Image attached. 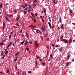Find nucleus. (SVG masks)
Wrapping results in <instances>:
<instances>
[{"label": "nucleus", "instance_id": "nucleus-1", "mask_svg": "<svg viewBox=\"0 0 75 75\" xmlns=\"http://www.w3.org/2000/svg\"><path fill=\"white\" fill-rule=\"evenodd\" d=\"M4 53H5L6 56H7V54H8V51H7V49H4V50L1 53V54L2 55Z\"/></svg>", "mask_w": 75, "mask_h": 75}, {"label": "nucleus", "instance_id": "nucleus-2", "mask_svg": "<svg viewBox=\"0 0 75 75\" xmlns=\"http://www.w3.org/2000/svg\"><path fill=\"white\" fill-rule=\"evenodd\" d=\"M34 44L35 45V48H38L39 46V45H40L38 43V42H37V41H35V42Z\"/></svg>", "mask_w": 75, "mask_h": 75}, {"label": "nucleus", "instance_id": "nucleus-3", "mask_svg": "<svg viewBox=\"0 0 75 75\" xmlns=\"http://www.w3.org/2000/svg\"><path fill=\"white\" fill-rule=\"evenodd\" d=\"M45 25H43V26H42V31H45Z\"/></svg>", "mask_w": 75, "mask_h": 75}, {"label": "nucleus", "instance_id": "nucleus-4", "mask_svg": "<svg viewBox=\"0 0 75 75\" xmlns=\"http://www.w3.org/2000/svg\"><path fill=\"white\" fill-rule=\"evenodd\" d=\"M64 41V42H65V44L68 43V41H67V39H62V40H61V41Z\"/></svg>", "mask_w": 75, "mask_h": 75}, {"label": "nucleus", "instance_id": "nucleus-5", "mask_svg": "<svg viewBox=\"0 0 75 75\" xmlns=\"http://www.w3.org/2000/svg\"><path fill=\"white\" fill-rule=\"evenodd\" d=\"M12 44V42H10V43L6 47V48L7 49V48H8L10 46H11V45Z\"/></svg>", "mask_w": 75, "mask_h": 75}, {"label": "nucleus", "instance_id": "nucleus-6", "mask_svg": "<svg viewBox=\"0 0 75 75\" xmlns=\"http://www.w3.org/2000/svg\"><path fill=\"white\" fill-rule=\"evenodd\" d=\"M3 26L2 27V30H4V28L5 27V23H4V22H3Z\"/></svg>", "mask_w": 75, "mask_h": 75}, {"label": "nucleus", "instance_id": "nucleus-7", "mask_svg": "<svg viewBox=\"0 0 75 75\" xmlns=\"http://www.w3.org/2000/svg\"><path fill=\"white\" fill-rule=\"evenodd\" d=\"M4 44H5L3 42H1L0 43V46H3V45H4Z\"/></svg>", "mask_w": 75, "mask_h": 75}, {"label": "nucleus", "instance_id": "nucleus-8", "mask_svg": "<svg viewBox=\"0 0 75 75\" xmlns=\"http://www.w3.org/2000/svg\"><path fill=\"white\" fill-rule=\"evenodd\" d=\"M72 38H70L69 41V44H71L72 42Z\"/></svg>", "mask_w": 75, "mask_h": 75}, {"label": "nucleus", "instance_id": "nucleus-9", "mask_svg": "<svg viewBox=\"0 0 75 75\" xmlns=\"http://www.w3.org/2000/svg\"><path fill=\"white\" fill-rule=\"evenodd\" d=\"M48 25L50 27V29H51V28H52V26H51V23L50 22H49Z\"/></svg>", "mask_w": 75, "mask_h": 75}, {"label": "nucleus", "instance_id": "nucleus-10", "mask_svg": "<svg viewBox=\"0 0 75 75\" xmlns=\"http://www.w3.org/2000/svg\"><path fill=\"white\" fill-rule=\"evenodd\" d=\"M63 50H64V49H63V48L62 47H60L59 49V51H60V52L62 51Z\"/></svg>", "mask_w": 75, "mask_h": 75}, {"label": "nucleus", "instance_id": "nucleus-11", "mask_svg": "<svg viewBox=\"0 0 75 75\" xmlns=\"http://www.w3.org/2000/svg\"><path fill=\"white\" fill-rule=\"evenodd\" d=\"M28 44V41L27 40H26L24 43L25 45H27Z\"/></svg>", "mask_w": 75, "mask_h": 75}, {"label": "nucleus", "instance_id": "nucleus-12", "mask_svg": "<svg viewBox=\"0 0 75 75\" xmlns=\"http://www.w3.org/2000/svg\"><path fill=\"white\" fill-rule=\"evenodd\" d=\"M25 42V40H24L22 42H21V44H22V45H24V42Z\"/></svg>", "mask_w": 75, "mask_h": 75}, {"label": "nucleus", "instance_id": "nucleus-13", "mask_svg": "<svg viewBox=\"0 0 75 75\" xmlns=\"http://www.w3.org/2000/svg\"><path fill=\"white\" fill-rule=\"evenodd\" d=\"M47 56H46L45 57H44L43 60L44 61H46V59H47Z\"/></svg>", "mask_w": 75, "mask_h": 75}, {"label": "nucleus", "instance_id": "nucleus-14", "mask_svg": "<svg viewBox=\"0 0 75 75\" xmlns=\"http://www.w3.org/2000/svg\"><path fill=\"white\" fill-rule=\"evenodd\" d=\"M20 18V15H18V18L17 19V21H18Z\"/></svg>", "mask_w": 75, "mask_h": 75}, {"label": "nucleus", "instance_id": "nucleus-15", "mask_svg": "<svg viewBox=\"0 0 75 75\" xmlns=\"http://www.w3.org/2000/svg\"><path fill=\"white\" fill-rule=\"evenodd\" d=\"M62 18L61 17H60L59 19V21L60 23H61L62 22Z\"/></svg>", "mask_w": 75, "mask_h": 75}, {"label": "nucleus", "instance_id": "nucleus-16", "mask_svg": "<svg viewBox=\"0 0 75 75\" xmlns=\"http://www.w3.org/2000/svg\"><path fill=\"white\" fill-rule=\"evenodd\" d=\"M70 55L69 54H68V55L67 56V58L68 59H69V57H70Z\"/></svg>", "mask_w": 75, "mask_h": 75}, {"label": "nucleus", "instance_id": "nucleus-17", "mask_svg": "<svg viewBox=\"0 0 75 75\" xmlns=\"http://www.w3.org/2000/svg\"><path fill=\"white\" fill-rule=\"evenodd\" d=\"M63 27H64V24H62L61 26V28L62 30L63 29Z\"/></svg>", "mask_w": 75, "mask_h": 75}, {"label": "nucleus", "instance_id": "nucleus-18", "mask_svg": "<svg viewBox=\"0 0 75 75\" xmlns=\"http://www.w3.org/2000/svg\"><path fill=\"white\" fill-rule=\"evenodd\" d=\"M60 40H64V39H63V35H62L61 37H60Z\"/></svg>", "mask_w": 75, "mask_h": 75}, {"label": "nucleus", "instance_id": "nucleus-19", "mask_svg": "<svg viewBox=\"0 0 75 75\" xmlns=\"http://www.w3.org/2000/svg\"><path fill=\"white\" fill-rule=\"evenodd\" d=\"M31 15L33 17H35V16H34V13H31Z\"/></svg>", "mask_w": 75, "mask_h": 75}, {"label": "nucleus", "instance_id": "nucleus-20", "mask_svg": "<svg viewBox=\"0 0 75 75\" xmlns=\"http://www.w3.org/2000/svg\"><path fill=\"white\" fill-rule=\"evenodd\" d=\"M19 52H17L15 55V56H17V55H18L19 54Z\"/></svg>", "mask_w": 75, "mask_h": 75}, {"label": "nucleus", "instance_id": "nucleus-21", "mask_svg": "<svg viewBox=\"0 0 75 75\" xmlns=\"http://www.w3.org/2000/svg\"><path fill=\"white\" fill-rule=\"evenodd\" d=\"M35 6H36V4H33V8H35Z\"/></svg>", "mask_w": 75, "mask_h": 75}, {"label": "nucleus", "instance_id": "nucleus-22", "mask_svg": "<svg viewBox=\"0 0 75 75\" xmlns=\"http://www.w3.org/2000/svg\"><path fill=\"white\" fill-rule=\"evenodd\" d=\"M43 10L44 11V13H46V9H45V8L44 9H43Z\"/></svg>", "mask_w": 75, "mask_h": 75}, {"label": "nucleus", "instance_id": "nucleus-23", "mask_svg": "<svg viewBox=\"0 0 75 75\" xmlns=\"http://www.w3.org/2000/svg\"><path fill=\"white\" fill-rule=\"evenodd\" d=\"M5 18L6 19V21H8V18H7L6 17H5Z\"/></svg>", "mask_w": 75, "mask_h": 75}, {"label": "nucleus", "instance_id": "nucleus-24", "mask_svg": "<svg viewBox=\"0 0 75 75\" xmlns=\"http://www.w3.org/2000/svg\"><path fill=\"white\" fill-rule=\"evenodd\" d=\"M28 6H29L28 8H31V6L30 5H28Z\"/></svg>", "mask_w": 75, "mask_h": 75}, {"label": "nucleus", "instance_id": "nucleus-25", "mask_svg": "<svg viewBox=\"0 0 75 75\" xmlns=\"http://www.w3.org/2000/svg\"><path fill=\"white\" fill-rule=\"evenodd\" d=\"M54 27H55V25H52V29H54Z\"/></svg>", "mask_w": 75, "mask_h": 75}, {"label": "nucleus", "instance_id": "nucleus-26", "mask_svg": "<svg viewBox=\"0 0 75 75\" xmlns=\"http://www.w3.org/2000/svg\"><path fill=\"white\" fill-rule=\"evenodd\" d=\"M33 2V3H37V0H35Z\"/></svg>", "mask_w": 75, "mask_h": 75}, {"label": "nucleus", "instance_id": "nucleus-27", "mask_svg": "<svg viewBox=\"0 0 75 75\" xmlns=\"http://www.w3.org/2000/svg\"><path fill=\"white\" fill-rule=\"evenodd\" d=\"M9 70L8 69L6 70V73H8L9 72Z\"/></svg>", "mask_w": 75, "mask_h": 75}, {"label": "nucleus", "instance_id": "nucleus-28", "mask_svg": "<svg viewBox=\"0 0 75 75\" xmlns=\"http://www.w3.org/2000/svg\"><path fill=\"white\" fill-rule=\"evenodd\" d=\"M24 13L25 14H27V11H24Z\"/></svg>", "mask_w": 75, "mask_h": 75}, {"label": "nucleus", "instance_id": "nucleus-29", "mask_svg": "<svg viewBox=\"0 0 75 75\" xmlns=\"http://www.w3.org/2000/svg\"><path fill=\"white\" fill-rule=\"evenodd\" d=\"M66 65H67V66H68V65H69V62H67L66 63Z\"/></svg>", "mask_w": 75, "mask_h": 75}, {"label": "nucleus", "instance_id": "nucleus-30", "mask_svg": "<svg viewBox=\"0 0 75 75\" xmlns=\"http://www.w3.org/2000/svg\"><path fill=\"white\" fill-rule=\"evenodd\" d=\"M6 57V55H4L3 56V57H2V59H4V57Z\"/></svg>", "mask_w": 75, "mask_h": 75}, {"label": "nucleus", "instance_id": "nucleus-31", "mask_svg": "<svg viewBox=\"0 0 75 75\" xmlns=\"http://www.w3.org/2000/svg\"><path fill=\"white\" fill-rule=\"evenodd\" d=\"M16 25H17V26H18V27H20V25H19L18 24V23H16Z\"/></svg>", "mask_w": 75, "mask_h": 75}, {"label": "nucleus", "instance_id": "nucleus-32", "mask_svg": "<svg viewBox=\"0 0 75 75\" xmlns=\"http://www.w3.org/2000/svg\"><path fill=\"white\" fill-rule=\"evenodd\" d=\"M47 49H48L49 48H50V46L49 45H48V46L47 47Z\"/></svg>", "mask_w": 75, "mask_h": 75}, {"label": "nucleus", "instance_id": "nucleus-33", "mask_svg": "<svg viewBox=\"0 0 75 75\" xmlns=\"http://www.w3.org/2000/svg\"><path fill=\"white\" fill-rule=\"evenodd\" d=\"M39 61L40 62H42V59H39Z\"/></svg>", "mask_w": 75, "mask_h": 75}, {"label": "nucleus", "instance_id": "nucleus-34", "mask_svg": "<svg viewBox=\"0 0 75 75\" xmlns=\"http://www.w3.org/2000/svg\"><path fill=\"white\" fill-rule=\"evenodd\" d=\"M26 50H27V51H28L29 50H30V49H29V48H27Z\"/></svg>", "mask_w": 75, "mask_h": 75}, {"label": "nucleus", "instance_id": "nucleus-35", "mask_svg": "<svg viewBox=\"0 0 75 75\" xmlns=\"http://www.w3.org/2000/svg\"><path fill=\"white\" fill-rule=\"evenodd\" d=\"M70 12L71 13H73V12L72 11H71V10H70Z\"/></svg>", "mask_w": 75, "mask_h": 75}, {"label": "nucleus", "instance_id": "nucleus-36", "mask_svg": "<svg viewBox=\"0 0 75 75\" xmlns=\"http://www.w3.org/2000/svg\"><path fill=\"white\" fill-rule=\"evenodd\" d=\"M26 37H27V38H28V33H26Z\"/></svg>", "mask_w": 75, "mask_h": 75}, {"label": "nucleus", "instance_id": "nucleus-37", "mask_svg": "<svg viewBox=\"0 0 75 75\" xmlns=\"http://www.w3.org/2000/svg\"><path fill=\"white\" fill-rule=\"evenodd\" d=\"M50 57H51L50 58H52V54H50Z\"/></svg>", "mask_w": 75, "mask_h": 75}, {"label": "nucleus", "instance_id": "nucleus-38", "mask_svg": "<svg viewBox=\"0 0 75 75\" xmlns=\"http://www.w3.org/2000/svg\"><path fill=\"white\" fill-rule=\"evenodd\" d=\"M25 7H27V4H25Z\"/></svg>", "mask_w": 75, "mask_h": 75}, {"label": "nucleus", "instance_id": "nucleus-39", "mask_svg": "<svg viewBox=\"0 0 75 75\" xmlns=\"http://www.w3.org/2000/svg\"><path fill=\"white\" fill-rule=\"evenodd\" d=\"M32 43H33V42H32V41L29 42V44H31Z\"/></svg>", "mask_w": 75, "mask_h": 75}, {"label": "nucleus", "instance_id": "nucleus-40", "mask_svg": "<svg viewBox=\"0 0 75 75\" xmlns=\"http://www.w3.org/2000/svg\"><path fill=\"white\" fill-rule=\"evenodd\" d=\"M20 33H23V30H21Z\"/></svg>", "mask_w": 75, "mask_h": 75}, {"label": "nucleus", "instance_id": "nucleus-41", "mask_svg": "<svg viewBox=\"0 0 75 75\" xmlns=\"http://www.w3.org/2000/svg\"><path fill=\"white\" fill-rule=\"evenodd\" d=\"M45 63L44 62L42 63V64H43V66H44L45 65Z\"/></svg>", "mask_w": 75, "mask_h": 75}, {"label": "nucleus", "instance_id": "nucleus-42", "mask_svg": "<svg viewBox=\"0 0 75 75\" xmlns=\"http://www.w3.org/2000/svg\"><path fill=\"white\" fill-rule=\"evenodd\" d=\"M17 59V57H16V59L14 60V61H16V60Z\"/></svg>", "mask_w": 75, "mask_h": 75}, {"label": "nucleus", "instance_id": "nucleus-43", "mask_svg": "<svg viewBox=\"0 0 75 75\" xmlns=\"http://www.w3.org/2000/svg\"><path fill=\"white\" fill-rule=\"evenodd\" d=\"M11 38V35H9V39H10Z\"/></svg>", "mask_w": 75, "mask_h": 75}, {"label": "nucleus", "instance_id": "nucleus-44", "mask_svg": "<svg viewBox=\"0 0 75 75\" xmlns=\"http://www.w3.org/2000/svg\"><path fill=\"white\" fill-rule=\"evenodd\" d=\"M33 21H34L35 23H36V21L35 20V19H34Z\"/></svg>", "mask_w": 75, "mask_h": 75}, {"label": "nucleus", "instance_id": "nucleus-45", "mask_svg": "<svg viewBox=\"0 0 75 75\" xmlns=\"http://www.w3.org/2000/svg\"><path fill=\"white\" fill-rule=\"evenodd\" d=\"M53 3L54 4L55 3V0H53Z\"/></svg>", "mask_w": 75, "mask_h": 75}, {"label": "nucleus", "instance_id": "nucleus-46", "mask_svg": "<svg viewBox=\"0 0 75 75\" xmlns=\"http://www.w3.org/2000/svg\"><path fill=\"white\" fill-rule=\"evenodd\" d=\"M27 9H28V8H26L24 9V11H25V10H27Z\"/></svg>", "mask_w": 75, "mask_h": 75}, {"label": "nucleus", "instance_id": "nucleus-47", "mask_svg": "<svg viewBox=\"0 0 75 75\" xmlns=\"http://www.w3.org/2000/svg\"><path fill=\"white\" fill-rule=\"evenodd\" d=\"M51 61V57H50V59L48 60V61Z\"/></svg>", "mask_w": 75, "mask_h": 75}, {"label": "nucleus", "instance_id": "nucleus-48", "mask_svg": "<svg viewBox=\"0 0 75 75\" xmlns=\"http://www.w3.org/2000/svg\"><path fill=\"white\" fill-rule=\"evenodd\" d=\"M14 11H15V13L16 14V13H17V11L16 10H15Z\"/></svg>", "mask_w": 75, "mask_h": 75}, {"label": "nucleus", "instance_id": "nucleus-49", "mask_svg": "<svg viewBox=\"0 0 75 75\" xmlns=\"http://www.w3.org/2000/svg\"><path fill=\"white\" fill-rule=\"evenodd\" d=\"M32 28H33V29H34L35 28H34V26H33V25L32 26Z\"/></svg>", "mask_w": 75, "mask_h": 75}, {"label": "nucleus", "instance_id": "nucleus-50", "mask_svg": "<svg viewBox=\"0 0 75 75\" xmlns=\"http://www.w3.org/2000/svg\"><path fill=\"white\" fill-rule=\"evenodd\" d=\"M14 33V31H13L11 32V34H13Z\"/></svg>", "mask_w": 75, "mask_h": 75}, {"label": "nucleus", "instance_id": "nucleus-51", "mask_svg": "<svg viewBox=\"0 0 75 75\" xmlns=\"http://www.w3.org/2000/svg\"><path fill=\"white\" fill-rule=\"evenodd\" d=\"M12 16V15H9V17H11Z\"/></svg>", "mask_w": 75, "mask_h": 75}, {"label": "nucleus", "instance_id": "nucleus-52", "mask_svg": "<svg viewBox=\"0 0 75 75\" xmlns=\"http://www.w3.org/2000/svg\"><path fill=\"white\" fill-rule=\"evenodd\" d=\"M16 34H15L14 35V37H16Z\"/></svg>", "mask_w": 75, "mask_h": 75}, {"label": "nucleus", "instance_id": "nucleus-53", "mask_svg": "<svg viewBox=\"0 0 75 75\" xmlns=\"http://www.w3.org/2000/svg\"><path fill=\"white\" fill-rule=\"evenodd\" d=\"M30 28H32V27H33V25L32 24H31V25H30Z\"/></svg>", "mask_w": 75, "mask_h": 75}, {"label": "nucleus", "instance_id": "nucleus-54", "mask_svg": "<svg viewBox=\"0 0 75 75\" xmlns=\"http://www.w3.org/2000/svg\"><path fill=\"white\" fill-rule=\"evenodd\" d=\"M35 16H36V17H37V15H38V14H37V13H35Z\"/></svg>", "mask_w": 75, "mask_h": 75}, {"label": "nucleus", "instance_id": "nucleus-55", "mask_svg": "<svg viewBox=\"0 0 75 75\" xmlns=\"http://www.w3.org/2000/svg\"><path fill=\"white\" fill-rule=\"evenodd\" d=\"M6 39H4V40H3V42H4V41H6Z\"/></svg>", "mask_w": 75, "mask_h": 75}, {"label": "nucleus", "instance_id": "nucleus-56", "mask_svg": "<svg viewBox=\"0 0 75 75\" xmlns=\"http://www.w3.org/2000/svg\"><path fill=\"white\" fill-rule=\"evenodd\" d=\"M28 73H29V74H30V73H31V71H29L28 72Z\"/></svg>", "mask_w": 75, "mask_h": 75}, {"label": "nucleus", "instance_id": "nucleus-57", "mask_svg": "<svg viewBox=\"0 0 75 75\" xmlns=\"http://www.w3.org/2000/svg\"><path fill=\"white\" fill-rule=\"evenodd\" d=\"M42 21H43V22H44V20L43 18L42 19Z\"/></svg>", "mask_w": 75, "mask_h": 75}, {"label": "nucleus", "instance_id": "nucleus-58", "mask_svg": "<svg viewBox=\"0 0 75 75\" xmlns=\"http://www.w3.org/2000/svg\"><path fill=\"white\" fill-rule=\"evenodd\" d=\"M55 47H57V48H58V45H56L55 46Z\"/></svg>", "mask_w": 75, "mask_h": 75}, {"label": "nucleus", "instance_id": "nucleus-59", "mask_svg": "<svg viewBox=\"0 0 75 75\" xmlns=\"http://www.w3.org/2000/svg\"><path fill=\"white\" fill-rule=\"evenodd\" d=\"M0 7H1V8H2V5L1 4L0 5Z\"/></svg>", "mask_w": 75, "mask_h": 75}, {"label": "nucleus", "instance_id": "nucleus-60", "mask_svg": "<svg viewBox=\"0 0 75 75\" xmlns=\"http://www.w3.org/2000/svg\"><path fill=\"white\" fill-rule=\"evenodd\" d=\"M30 11V9H29L27 11H28V12H29V11Z\"/></svg>", "mask_w": 75, "mask_h": 75}, {"label": "nucleus", "instance_id": "nucleus-61", "mask_svg": "<svg viewBox=\"0 0 75 75\" xmlns=\"http://www.w3.org/2000/svg\"><path fill=\"white\" fill-rule=\"evenodd\" d=\"M50 39V38H48L47 40V41H48L49 40V39Z\"/></svg>", "mask_w": 75, "mask_h": 75}, {"label": "nucleus", "instance_id": "nucleus-62", "mask_svg": "<svg viewBox=\"0 0 75 75\" xmlns=\"http://www.w3.org/2000/svg\"><path fill=\"white\" fill-rule=\"evenodd\" d=\"M22 37H24V35H23V34L22 35Z\"/></svg>", "mask_w": 75, "mask_h": 75}, {"label": "nucleus", "instance_id": "nucleus-63", "mask_svg": "<svg viewBox=\"0 0 75 75\" xmlns=\"http://www.w3.org/2000/svg\"><path fill=\"white\" fill-rule=\"evenodd\" d=\"M48 52H49V51L48 50H47V54H48Z\"/></svg>", "mask_w": 75, "mask_h": 75}, {"label": "nucleus", "instance_id": "nucleus-64", "mask_svg": "<svg viewBox=\"0 0 75 75\" xmlns=\"http://www.w3.org/2000/svg\"><path fill=\"white\" fill-rule=\"evenodd\" d=\"M72 24H73V25H75V23H72Z\"/></svg>", "mask_w": 75, "mask_h": 75}]
</instances>
